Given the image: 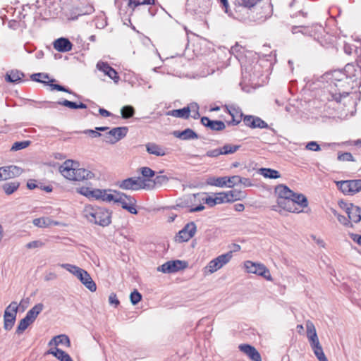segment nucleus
Returning a JSON list of instances; mask_svg holds the SVG:
<instances>
[{
	"mask_svg": "<svg viewBox=\"0 0 361 361\" xmlns=\"http://www.w3.org/2000/svg\"><path fill=\"white\" fill-rule=\"evenodd\" d=\"M226 109L228 110V114L232 117V121L230 123L233 126H236L238 123H240L243 117V112L241 109L238 106H236L235 105L228 106H226Z\"/></svg>",
	"mask_w": 361,
	"mask_h": 361,
	"instance_id": "obj_21",
	"label": "nucleus"
},
{
	"mask_svg": "<svg viewBox=\"0 0 361 361\" xmlns=\"http://www.w3.org/2000/svg\"><path fill=\"white\" fill-rule=\"evenodd\" d=\"M197 197H200L199 198V200L200 202H202L203 203H205L207 204L208 206L212 207L216 204H219L217 203V201H216V199L214 195L212 196H208L206 194H197V195H194V197L196 198Z\"/></svg>",
	"mask_w": 361,
	"mask_h": 361,
	"instance_id": "obj_30",
	"label": "nucleus"
},
{
	"mask_svg": "<svg viewBox=\"0 0 361 361\" xmlns=\"http://www.w3.org/2000/svg\"><path fill=\"white\" fill-rule=\"evenodd\" d=\"M260 0H235L236 4L250 8L255 6Z\"/></svg>",
	"mask_w": 361,
	"mask_h": 361,
	"instance_id": "obj_45",
	"label": "nucleus"
},
{
	"mask_svg": "<svg viewBox=\"0 0 361 361\" xmlns=\"http://www.w3.org/2000/svg\"><path fill=\"white\" fill-rule=\"evenodd\" d=\"M334 215L337 217L338 221L341 224L345 226H348L349 224V221L345 216L338 214L336 211L334 212Z\"/></svg>",
	"mask_w": 361,
	"mask_h": 361,
	"instance_id": "obj_60",
	"label": "nucleus"
},
{
	"mask_svg": "<svg viewBox=\"0 0 361 361\" xmlns=\"http://www.w3.org/2000/svg\"><path fill=\"white\" fill-rule=\"evenodd\" d=\"M30 141H28V140L22 141V142H16L13 145V146L11 147V150L17 151V150L25 149L27 147H28L30 145Z\"/></svg>",
	"mask_w": 361,
	"mask_h": 361,
	"instance_id": "obj_48",
	"label": "nucleus"
},
{
	"mask_svg": "<svg viewBox=\"0 0 361 361\" xmlns=\"http://www.w3.org/2000/svg\"><path fill=\"white\" fill-rule=\"evenodd\" d=\"M128 130L127 127L114 128L104 135V140L106 143L115 144L127 135Z\"/></svg>",
	"mask_w": 361,
	"mask_h": 361,
	"instance_id": "obj_11",
	"label": "nucleus"
},
{
	"mask_svg": "<svg viewBox=\"0 0 361 361\" xmlns=\"http://www.w3.org/2000/svg\"><path fill=\"white\" fill-rule=\"evenodd\" d=\"M221 153H222V152L221 151L220 147H219V148H216L214 149L208 150L206 152L205 156H207L208 157L216 158V157H218L219 155H221Z\"/></svg>",
	"mask_w": 361,
	"mask_h": 361,
	"instance_id": "obj_56",
	"label": "nucleus"
},
{
	"mask_svg": "<svg viewBox=\"0 0 361 361\" xmlns=\"http://www.w3.org/2000/svg\"><path fill=\"white\" fill-rule=\"evenodd\" d=\"M75 164L73 161L66 160L59 167L60 173L66 178L75 181L90 180L94 177L92 171L82 168H75Z\"/></svg>",
	"mask_w": 361,
	"mask_h": 361,
	"instance_id": "obj_3",
	"label": "nucleus"
},
{
	"mask_svg": "<svg viewBox=\"0 0 361 361\" xmlns=\"http://www.w3.org/2000/svg\"><path fill=\"white\" fill-rule=\"evenodd\" d=\"M251 125H252V128H268V124L264 121H263L262 119H261L260 118L257 117V116L253 117V121L252 122Z\"/></svg>",
	"mask_w": 361,
	"mask_h": 361,
	"instance_id": "obj_44",
	"label": "nucleus"
},
{
	"mask_svg": "<svg viewBox=\"0 0 361 361\" xmlns=\"http://www.w3.org/2000/svg\"><path fill=\"white\" fill-rule=\"evenodd\" d=\"M48 85L51 87V90H56L58 91L66 92L68 93L71 92L70 90L66 89L64 86L60 85H54L51 82H49Z\"/></svg>",
	"mask_w": 361,
	"mask_h": 361,
	"instance_id": "obj_61",
	"label": "nucleus"
},
{
	"mask_svg": "<svg viewBox=\"0 0 361 361\" xmlns=\"http://www.w3.org/2000/svg\"><path fill=\"white\" fill-rule=\"evenodd\" d=\"M82 215L88 222L102 227L111 223V212L104 207L87 204L82 210Z\"/></svg>",
	"mask_w": 361,
	"mask_h": 361,
	"instance_id": "obj_2",
	"label": "nucleus"
},
{
	"mask_svg": "<svg viewBox=\"0 0 361 361\" xmlns=\"http://www.w3.org/2000/svg\"><path fill=\"white\" fill-rule=\"evenodd\" d=\"M306 149L310 151H314L318 152L321 149L319 145L317 144V142L311 141L308 142L306 145Z\"/></svg>",
	"mask_w": 361,
	"mask_h": 361,
	"instance_id": "obj_57",
	"label": "nucleus"
},
{
	"mask_svg": "<svg viewBox=\"0 0 361 361\" xmlns=\"http://www.w3.org/2000/svg\"><path fill=\"white\" fill-rule=\"evenodd\" d=\"M1 169L2 180L12 178L22 173V169L16 166H4L1 167Z\"/></svg>",
	"mask_w": 361,
	"mask_h": 361,
	"instance_id": "obj_18",
	"label": "nucleus"
},
{
	"mask_svg": "<svg viewBox=\"0 0 361 361\" xmlns=\"http://www.w3.org/2000/svg\"><path fill=\"white\" fill-rule=\"evenodd\" d=\"M232 257L233 251H229L211 260L208 264L204 267V274L206 276L209 275L219 270L231 261Z\"/></svg>",
	"mask_w": 361,
	"mask_h": 361,
	"instance_id": "obj_4",
	"label": "nucleus"
},
{
	"mask_svg": "<svg viewBox=\"0 0 361 361\" xmlns=\"http://www.w3.org/2000/svg\"><path fill=\"white\" fill-rule=\"evenodd\" d=\"M60 266L73 274L75 276H76V273H78L81 270V268L71 264H61Z\"/></svg>",
	"mask_w": 361,
	"mask_h": 361,
	"instance_id": "obj_47",
	"label": "nucleus"
},
{
	"mask_svg": "<svg viewBox=\"0 0 361 361\" xmlns=\"http://www.w3.org/2000/svg\"><path fill=\"white\" fill-rule=\"evenodd\" d=\"M32 224L39 228H46L51 225L58 226L59 222L54 221L48 217H41L33 219Z\"/></svg>",
	"mask_w": 361,
	"mask_h": 361,
	"instance_id": "obj_25",
	"label": "nucleus"
},
{
	"mask_svg": "<svg viewBox=\"0 0 361 361\" xmlns=\"http://www.w3.org/2000/svg\"><path fill=\"white\" fill-rule=\"evenodd\" d=\"M130 299L131 303L135 305L141 300L142 295L137 290H135L130 293Z\"/></svg>",
	"mask_w": 361,
	"mask_h": 361,
	"instance_id": "obj_50",
	"label": "nucleus"
},
{
	"mask_svg": "<svg viewBox=\"0 0 361 361\" xmlns=\"http://www.w3.org/2000/svg\"><path fill=\"white\" fill-rule=\"evenodd\" d=\"M338 159L339 161H353V155L350 152H344L338 154Z\"/></svg>",
	"mask_w": 361,
	"mask_h": 361,
	"instance_id": "obj_58",
	"label": "nucleus"
},
{
	"mask_svg": "<svg viewBox=\"0 0 361 361\" xmlns=\"http://www.w3.org/2000/svg\"><path fill=\"white\" fill-rule=\"evenodd\" d=\"M196 229L197 227L194 222L187 224L178 233V238L179 240L181 242L189 240L195 234Z\"/></svg>",
	"mask_w": 361,
	"mask_h": 361,
	"instance_id": "obj_14",
	"label": "nucleus"
},
{
	"mask_svg": "<svg viewBox=\"0 0 361 361\" xmlns=\"http://www.w3.org/2000/svg\"><path fill=\"white\" fill-rule=\"evenodd\" d=\"M121 114L122 118L124 119L132 118L135 114V109L130 105L124 106L121 109Z\"/></svg>",
	"mask_w": 361,
	"mask_h": 361,
	"instance_id": "obj_40",
	"label": "nucleus"
},
{
	"mask_svg": "<svg viewBox=\"0 0 361 361\" xmlns=\"http://www.w3.org/2000/svg\"><path fill=\"white\" fill-rule=\"evenodd\" d=\"M201 123L212 130L221 131L225 129L226 125L221 121H212L208 117L204 116L201 118Z\"/></svg>",
	"mask_w": 361,
	"mask_h": 361,
	"instance_id": "obj_19",
	"label": "nucleus"
},
{
	"mask_svg": "<svg viewBox=\"0 0 361 361\" xmlns=\"http://www.w3.org/2000/svg\"><path fill=\"white\" fill-rule=\"evenodd\" d=\"M336 183L344 195H353L361 190V180H341Z\"/></svg>",
	"mask_w": 361,
	"mask_h": 361,
	"instance_id": "obj_6",
	"label": "nucleus"
},
{
	"mask_svg": "<svg viewBox=\"0 0 361 361\" xmlns=\"http://www.w3.org/2000/svg\"><path fill=\"white\" fill-rule=\"evenodd\" d=\"M54 48L60 52H67L72 49L73 44L67 38L61 37L53 43Z\"/></svg>",
	"mask_w": 361,
	"mask_h": 361,
	"instance_id": "obj_20",
	"label": "nucleus"
},
{
	"mask_svg": "<svg viewBox=\"0 0 361 361\" xmlns=\"http://www.w3.org/2000/svg\"><path fill=\"white\" fill-rule=\"evenodd\" d=\"M82 133L85 134L89 135L92 137H100L102 135V134L100 133L97 132V130H90V129L85 130Z\"/></svg>",
	"mask_w": 361,
	"mask_h": 361,
	"instance_id": "obj_62",
	"label": "nucleus"
},
{
	"mask_svg": "<svg viewBox=\"0 0 361 361\" xmlns=\"http://www.w3.org/2000/svg\"><path fill=\"white\" fill-rule=\"evenodd\" d=\"M48 353L53 355L60 361H73L67 353L56 347L51 348Z\"/></svg>",
	"mask_w": 361,
	"mask_h": 361,
	"instance_id": "obj_26",
	"label": "nucleus"
},
{
	"mask_svg": "<svg viewBox=\"0 0 361 361\" xmlns=\"http://www.w3.org/2000/svg\"><path fill=\"white\" fill-rule=\"evenodd\" d=\"M136 204V200L134 197L129 198V204L128 206H125L126 210L129 212L130 214H137V211L135 207Z\"/></svg>",
	"mask_w": 361,
	"mask_h": 361,
	"instance_id": "obj_49",
	"label": "nucleus"
},
{
	"mask_svg": "<svg viewBox=\"0 0 361 361\" xmlns=\"http://www.w3.org/2000/svg\"><path fill=\"white\" fill-rule=\"evenodd\" d=\"M292 32L293 34H296L298 32H301L303 35H312V30H310L308 25H294L292 27Z\"/></svg>",
	"mask_w": 361,
	"mask_h": 361,
	"instance_id": "obj_39",
	"label": "nucleus"
},
{
	"mask_svg": "<svg viewBox=\"0 0 361 361\" xmlns=\"http://www.w3.org/2000/svg\"><path fill=\"white\" fill-rule=\"evenodd\" d=\"M308 206V201L307 197L301 193L293 192L291 199L288 200L283 209L293 213H300L303 211V209Z\"/></svg>",
	"mask_w": 361,
	"mask_h": 361,
	"instance_id": "obj_5",
	"label": "nucleus"
},
{
	"mask_svg": "<svg viewBox=\"0 0 361 361\" xmlns=\"http://www.w3.org/2000/svg\"><path fill=\"white\" fill-rule=\"evenodd\" d=\"M226 178V186L228 188H233L235 185H237L239 184V182L240 181V176H233L231 177L225 176Z\"/></svg>",
	"mask_w": 361,
	"mask_h": 361,
	"instance_id": "obj_43",
	"label": "nucleus"
},
{
	"mask_svg": "<svg viewBox=\"0 0 361 361\" xmlns=\"http://www.w3.org/2000/svg\"><path fill=\"white\" fill-rule=\"evenodd\" d=\"M293 191L289 189L285 185H279L275 188V193L277 195V204L281 207L284 208L288 202V200L291 199L293 195Z\"/></svg>",
	"mask_w": 361,
	"mask_h": 361,
	"instance_id": "obj_12",
	"label": "nucleus"
},
{
	"mask_svg": "<svg viewBox=\"0 0 361 361\" xmlns=\"http://www.w3.org/2000/svg\"><path fill=\"white\" fill-rule=\"evenodd\" d=\"M93 193V198L100 200L104 202H114L116 193H108L106 190L94 189Z\"/></svg>",
	"mask_w": 361,
	"mask_h": 361,
	"instance_id": "obj_22",
	"label": "nucleus"
},
{
	"mask_svg": "<svg viewBox=\"0 0 361 361\" xmlns=\"http://www.w3.org/2000/svg\"><path fill=\"white\" fill-rule=\"evenodd\" d=\"M360 75H361V67L357 60L355 63H348L345 66L344 71L334 70L324 74V80L329 83L328 90L331 99L340 102L342 97L349 94V90L353 87L348 80L356 82V86L360 87L361 85V81L358 80Z\"/></svg>",
	"mask_w": 361,
	"mask_h": 361,
	"instance_id": "obj_1",
	"label": "nucleus"
},
{
	"mask_svg": "<svg viewBox=\"0 0 361 361\" xmlns=\"http://www.w3.org/2000/svg\"><path fill=\"white\" fill-rule=\"evenodd\" d=\"M169 181V178L166 176H157L154 179V185L161 186L163 184H166Z\"/></svg>",
	"mask_w": 361,
	"mask_h": 361,
	"instance_id": "obj_51",
	"label": "nucleus"
},
{
	"mask_svg": "<svg viewBox=\"0 0 361 361\" xmlns=\"http://www.w3.org/2000/svg\"><path fill=\"white\" fill-rule=\"evenodd\" d=\"M214 195L219 204L227 202L226 192H217Z\"/></svg>",
	"mask_w": 361,
	"mask_h": 361,
	"instance_id": "obj_54",
	"label": "nucleus"
},
{
	"mask_svg": "<svg viewBox=\"0 0 361 361\" xmlns=\"http://www.w3.org/2000/svg\"><path fill=\"white\" fill-rule=\"evenodd\" d=\"M245 268L248 273L261 276L267 281H271L273 280L269 270L262 264L246 261L245 262Z\"/></svg>",
	"mask_w": 361,
	"mask_h": 361,
	"instance_id": "obj_7",
	"label": "nucleus"
},
{
	"mask_svg": "<svg viewBox=\"0 0 361 361\" xmlns=\"http://www.w3.org/2000/svg\"><path fill=\"white\" fill-rule=\"evenodd\" d=\"M190 113V107L186 106L180 109H175L169 111L168 115L176 117V118H189Z\"/></svg>",
	"mask_w": 361,
	"mask_h": 361,
	"instance_id": "obj_28",
	"label": "nucleus"
},
{
	"mask_svg": "<svg viewBox=\"0 0 361 361\" xmlns=\"http://www.w3.org/2000/svg\"><path fill=\"white\" fill-rule=\"evenodd\" d=\"M75 276L91 292L96 291V290H97L96 283L92 280L90 274L87 271L81 269V270L78 273H76Z\"/></svg>",
	"mask_w": 361,
	"mask_h": 361,
	"instance_id": "obj_13",
	"label": "nucleus"
},
{
	"mask_svg": "<svg viewBox=\"0 0 361 361\" xmlns=\"http://www.w3.org/2000/svg\"><path fill=\"white\" fill-rule=\"evenodd\" d=\"M44 245V243L41 240H34L26 244L25 247L27 249L39 248Z\"/></svg>",
	"mask_w": 361,
	"mask_h": 361,
	"instance_id": "obj_52",
	"label": "nucleus"
},
{
	"mask_svg": "<svg viewBox=\"0 0 361 361\" xmlns=\"http://www.w3.org/2000/svg\"><path fill=\"white\" fill-rule=\"evenodd\" d=\"M18 312V304L16 302H12L5 310L4 315V328L11 330L16 322V314Z\"/></svg>",
	"mask_w": 361,
	"mask_h": 361,
	"instance_id": "obj_10",
	"label": "nucleus"
},
{
	"mask_svg": "<svg viewBox=\"0 0 361 361\" xmlns=\"http://www.w3.org/2000/svg\"><path fill=\"white\" fill-rule=\"evenodd\" d=\"M60 344H63L67 346L70 345V339L69 338L64 334L59 335L56 336H54L49 342V345H59Z\"/></svg>",
	"mask_w": 361,
	"mask_h": 361,
	"instance_id": "obj_31",
	"label": "nucleus"
},
{
	"mask_svg": "<svg viewBox=\"0 0 361 361\" xmlns=\"http://www.w3.org/2000/svg\"><path fill=\"white\" fill-rule=\"evenodd\" d=\"M306 329H307V336L309 341H313L316 338H318L317 331L313 323L310 321H307L306 322Z\"/></svg>",
	"mask_w": 361,
	"mask_h": 361,
	"instance_id": "obj_36",
	"label": "nucleus"
},
{
	"mask_svg": "<svg viewBox=\"0 0 361 361\" xmlns=\"http://www.w3.org/2000/svg\"><path fill=\"white\" fill-rule=\"evenodd\" d=\"M32 324L31 322H30L28 317H25L23 319H22L16 329V334H22L30 324Z\"/></svg>",
	"mask_w": 361,
	"mask_h": 361,
	"instance_id": "obj_42",
	"label": "nucleus"
},
{
	"mask_svg": "<svg viewBox=\"0 0 361 361\" xmlns=\"http://www.w3.org/2000/svg\"><path fill=\"white\" fill-rule=\"evenodd\" d=\"M24 74L18 71H12L8 73L6 76V80L10 82H18L22 80Z\"/></svg>",
	"mask_w": 361,
	"mask_h": 361,
	"instance_id": "obj_32",
	"label": "nucleus"
},
{
	"mask_svg": "<svg viewBox=\"0 0 361 361\" xmlns=\"http://www.w3.org/2000/svg\"><path fill=\"white\" fill-rule=\"evenodd\" d=\"M20 186V183L18 181L6 183L3 185V190L6 195H11Z\"/></svg>",
	"mask_w": 361,
	"mask_h": 361,
	"instance_id": "obj_37",
	"label": "nucleus"
},
{
	"mask_svg": "<svg viewBox=\"0 0 361 361\" xmlns=\"http://www.w3.org/2000/svg\"><path fill=\"white\" fill-rule=\"evenodd\" d=\"M109 302L111 305H114L115 307H117L120 304V302L114 293L110 294L109 297Z\"/></svg>",
	"mask_w": 361,
	"mask_h": 361,
	"instance_id": "obj_59",
	"label": "nucleus"
},
{
	"mask_svg": "<svg viewBox=\"0 0 361 361\" xmlns=\"http://www.w3.org/2000/svg\"><path fill=\"white\" fill-rule=\"evenodd\" d=\"M43 308L44 305L42 303H37L27 312L25 317H28L30 322L33 323L38 314L43 310Z\"/></svg>",
	"mask_w": 361,
	"mask_h": 361,
	"instance_id": "obj_27",
	"label": "nucleus"
},
{
	"mask_svg": "<svg viewBox=\"0 0 361 361\" xmlns=\"http://www.w3.org/2000/svg\"><path fill=\"white\" fill-rule=\"evenodd\" d=\"M260 174L265 178H279L280 177V173L278 171L268 169V168H262L259 169Z\"/></svg>",
	"mask_w": 361,
	"mask_h": 361,
	"instance_id": "obj_34",
	"label": "nucleus"
},
{
	"mask_svg": "<svg viewBox=\"0 0 361 361\" xmlns=\"http://www.w3.org/2000/svg\"><path fill=\"white\" fill-rule=\"evenodd\" d=\"M114 192L116 193L114 202L121 204L122 208L125 209V206L129 204V198L132 197L116 190H114Z\"/></svg>",
	"mask_w": 361,
	"mask_h": 361,
	"instance_id": "obj_29",
	"label": "nucleus"
},
{
	"mask_svg": "<svg viewBox=\"0 0 361 361\" xmlns=\"http://www.w3.org/2000/svg\"><path fill=\"white\" fill-rule=\"evenodd\" d=\"M97 68L112 79L115 83L118 82L120 77L118 76V73L114 68L110 66L108 63L99 61L97 64Z\"/></svg>",
	"mask_w": 361,
	"mask_h": 361,
	"instance_id": "obj_16",
	"label": "nucleus"
},
{
	"mask_svg": "<svg viewBox=\"0 0 361 361\" xmlns=\"http://www.w3.org/2000/svg\"><path fill=\"white\" fill-rule=\"evenodd\" d=\"M145 146L146 150L149 154H154L158 157H162L166 154V150L163 147L155 143L149 142Z\"/></svg>",
	"mask_w": 361,
	"mask_h": 361,
	"instance_id": "obj_24",
	"label": "nucleus"
},
{
	"mask_svg": "<svg viewBox=\"0 0 361 361\" xmlns=\"http://www.w3.org/2000/svg\"><path fill=\"white\" fill-rule=\"evenodd\" d=\"M173 135L182 140H189L198 138V135L192 129L186 128L183 131L175 130Z\"/></svg>",
	"mask_w": 361,
	"mask_h": 361,
	"instance_id": "obj_23",
	"label": "nucleus"
},
{
	"mask_svg": "<svg viewBox=\"0 0 361 361\" xmlns=\"http://www.w3.org/2000/svg\"><path fill=\"white\" fill-rule=\"evenodd\" d=\"M226 178L224 177H210L207 179V183L209 185L223 188L226 186Z\"/></svg>",
	"mask_w": 361,
	"mask_h": 361,
	"instance_id": "obj_35",
	"label": "nucleus"
},
{
	"mask_svg": "<svg viewBox=\"0 0 361 361\" xmlns=\"http://www.w3.org/2000/svg\"><path fill=\"white\" fill-rule=\"evenodd\" d=\"M312 350L315 356L319 361H329L324 353L322 345H319Z\"/></svg>",
	"mask_w": 361,
	"mask_h": 361,
	"instance_id": "obj_46",
	"label": "nucleus"
},
{
	"mask_svg": "<svg viewBox=\"0 0 361 361\" xmlns=\"http://www.w3.org/2000/svg\"><path fill=\"white\" fill-rule=\"evenodd\" d=\"M239 350L245 354L252 361H262L260 353L257 350L250 344H240L238 346Z\"/></svg>",
	"mask_w": 361,
	"mask_h": 361,
	"instance_id": "obj_15",
	"label": "nucleus"
},
{
	"mask_svg": "<svg viewBox=\"0 0 361 361\" xmlns=\"http://www.w3.org/2000/svg\"><path fill=\"white\" fill-rule=\"evenodd\" d=\"M240 145L226 144L224 145L222 147H220V149L222 152L221 155L233 154L236 151H238L240 149Z\"/></svg>",
	"mask_w": 361,
	"mask_h": 361,
	"instance_id": "obj_38",
	"label": "nucleus"
},
{
	"mask_svg": "<svg viewBox=\"0 0 361 361\" xmlns=\"http://www.w3.org/2000/svg\"><path fill=\"white\" fill-rule=\"evenodd\" d=\"M94 190H91L88 188H82L80 193L88 197H93Z\"/></svg>",
	"mask_w": 361,
	"mask_h": 361,
	"instance_id": "obj_64",
	"label": "nucleus"
},
{
	"mask_svg": "<svg viewBox=\"0 0 361 361\" xmlns=\"http://www.w3.org/2000/svg\"><path fill=\"white\" fill-rule=\"evenodd\" d=\"M57 104L64 106H66V107H68L70 109H78L77 103H75L74 102L68 101L67 99H64L61 102H58Z\"/></svg>",
	"mask_w": 361,
	"mask_h": 361,
	"instance_id": "obj_55",
	"label": "nucleus"
},
{
	"mask_svg": "<svg viewBox=\"0 0 361 361\" xmlns=\"http://www.w3.org/2000/svg\"><path fill=\"white\" fill-rule=\"evenodd\" d=\"M118 187L123 190H138L149 188L145 180L140 177L128 178L118 183Z\"/></svg>",
	"mask_w": 361,
	"mask_h": 361,
	"instance_id": "obj_8",
	"label": "nucleus"
},
{
	"mask_svg": "<svg viewBox=\"0 0 361 361\" xmlns=\"http://www.w3.org/2000/svg\"><path fill=\"white\" fill-rule=\"evenodd\" d=\"M188 266V263L186 261L179 259L171 260L158 267L157 271L167 274L176 273L186 269Z\"/></svg>",
	"mask_w": 361,
	"mask_h": 361,
	"instance_id": "obj_9",
	"label": "nucleus"
},
{
	"mask_svg": "<svg viewBox=\"0 0 361 361\" xmlns=\"http://www.w3.org/2000/svg\"><path fill=\"white\" fill-rule=\"evenodd\" d=\"M31 78L34 81L42 82V83L47 84V85H48L49 82H53L54 81V79H51L49 81L46 82L44 80L49 78L48 75L44 74V73H41L32 74L31 76Z\"/></svg>",
	"mask_w": 361,
	"mask_h": 361,
	"instance_id": "obj_41",
	"label": "nucleus"
},
{
	"mask_svg": "<svg viewBox=\"0 0 361 361\" xmlns=\"http://www.w3.org/2000/svg\"><path fill=\"white\" fill-rule=\"evenodd\" d=\"M190 107V112H193V115H192V117L195 119L197 118L200 116V114L198 112V106L195 104H191Z\"/></svg>",
	"mask_w": 361,
	"mask_h": 361,
	"instance_id": "obj_63",
	"label": "nucleus"
},
{
	"mask_svg": "<svg viewBox=\"0 0 361 361\" xmlns=\"http://www.w3.org/2000/svg\"><path fill=\"white\" fill-rule=\"evenodd\" d=\"M142 175L145 178H152L154 176V171L149 167H142L140 169Z\"/></svg>",
	"mask_w": 361,
	"mask_h": 361,
	"instance_id": "obj_53",
	"label": "nucleus"
},
{
	"mask_svg": "<svg viewBox=\"0 0 361 361\" xmlns=\"http://www.w3.org/2000/svg\"><path fill=\"white\" fill-rule=\"evenodd\" d=\"M345 213L351 226L352 223H358L361 221V211L359 207L350 204V206L346 207Z\"/></svg>",
	"mask_w": 361,
	"mask_h": 361,
	"instance_id": "obj_17",
	"label": "nucleus"
},
{
	"mask_svg": "<svg viewBox=\"0 0 361 361\" xmlns=\"http://www.w3.org/2000/svg\"><path fill=\"white\" fill-rule=\"evenodd\" d=\"M226 195L227 202H232L245 197L241 191L236 190L226 192Z\"/></svg>",
	"mask_w": 361,
	"mask_h": 361,
	"instance_id": "obj_33",
	"label": "nucleus"
}]
</instances>
